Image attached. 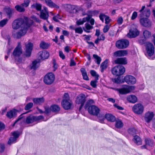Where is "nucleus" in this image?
I'll return each mask as SVG.
<instances>
[{
    "label": "nucleus",
    "mask_w": 155,
    "mask_h": 155,
    "mask_svg": "<svg viewBox=\"0 0 155 155\" xmlns=\"http://www.w3.org/2000/svg\"><path fill=\"white\" fill-rule=\"evenodd\" d=\"M93 57L95 59V61L96 62L98 65H99L101 61V59L100 57L97 54H94Z\"/></svg>",
    "instance_id": "obj_41"
},
{
    "label": "nucleus",
    "mask_w": 155,
    "mask_h": 155,
    "mask_svg": "<svg viewBox=\"0 0 155 155\" xmlns=\"http://www.w3.org/2000/svg\"><path fill=\"white\" fill-rule=\"evenodd\" d=\"M75 33L81 34L83 31V30L81 27H79L75 28L74 29Z\"/></svg>",
    "instance_id": "obj_54"
},
{
    "label": "nucleus",
    "mask_w": 155,
    "mask_h": 155,
    "mask_svg": "<svg viewBox=\"0 0 155 155\" xmlns=\"http://www.w3.org/2000/svg\"><path fill=\"white\" fill-rule=\"evenodd\" d=\"M34 102L36 104H41L44 102V99L43 97L39 98H35L33 99Z\"/></svg>",
    "instance_id": "obj_34"
},
{
    "label": "nucleus",
    "mask_w": 155,
    "mask_h": 155,
    "mask_svg": "<svg viewBox=\"0 0 155 155\" xmlns=\"http://www.w3.org/2000/svg\"><path fill=\"white\" fill-rule=\"evenodd\" d=\"M123 22V18L121 17H120L118 18V19L117 20V22L119 25H121Z\"/></svg>",
    "instance_id": "obj_64"
},
{
    "label": "nucleus",
    "mask_w": 155,
    "mask_h": 155,
    "mask_svg": "<svg viewBox=\"0 0 155 155\" xmlns=\"http://www.w3.org/2000/svg\"><path fill=\"white\" fill-rule=\"evenodd\" d=\"M135 88V87L134 86L125 85L121 88L117 89L116 90L120 94H124L129 93L131 91L134 90Z\"/></svg>",
    "instance_id": "obj_5"
},
{
    "label": "nucleus",
    "mask_w": 155,
    "mask_h": 155,
    "mask_svg": "<svg viewBox=\"0 0 155 155\" xmlns=\"http://www.w3.org/2000/svg\"><path fill=\"white\" fill-rule=\"evenodd\" d=\"M33 105V103H28L25 106V109L26 110H28L31 108Z\"/></svg>",
    "instance_id": "obj_53"
},
{
    "label": "nucleus",
    "mask_w": 155,
    "mask_h": 155,
    "mask_svg": "<svg viewBox=\"0 0 155 155\" xmlns=\"http://www.w3.org/2000/svg\"><path fill=\"white\" fill-rule=\"evenodd\" d=\"M33 46V44L31 42H29L28 44H25V55L26 57H29L31 56Z\"/></svg>",
    "instance_id": "obj_14"
},
{
    "label": "nucleus",
    "mask_w": 155,
    "mask_h": 155,
    "mask_svg": "<svg viewBox=\"0 0 155 155\" xmlns=\"http://www.w3.org/2000/svg\"><path fill=\"white\" fill-rule=\"evenodd\" d=\"M125 72L124 67L122 65H118L114 68L112 70V74L117 76L122 75Z\"/></svg>",
    "instance_id": "obj_4"
},
{
    "label": "nucleus",
    "mask_w": 155,
    "mask_h": 155,
    "mask_svg": "<svg viewBox=\"0 0 155 155\" xmlns=\"http://www.w3.org/2000/svg\"><path fill=\"white\" fill-rule=\"evenodd\" d=\"M33 23V21L28 19L27 17H24L23 18H18L14 20L12 23V28L15 30L19 29V30L17 32H13V36L15 38H19L25 35L26 33L27 29Z\"/></svg>",
    "instance_id": "obj_1"
},
{
    "label": "nucleus",
    "mask_w": 155,
    "mask_h": 155,
    "mask_svg": "<svg viewBox=\"0 0 155 155\" xmlns=\"http://www.w3.org/2000/svg\"><path fill=\"white\" fill-rule=\"evenodd\" d=\"M133 140L135 144L138 145H140L142 144V140L138 136H134Z\"/></svg>",
    "instance_id": "obj_25"
},
{
    "label": "nucleus",
    "mask_w": 155,
    "mask_h": 155,
    "mask_svg": "<svg viewBox=\"0 0 155 155\" xmlns=\"http://www.w3.org/2000/svg\"><path fill=\"white\" fill-rule=\"evenodd\" d=\"M65 10L71 14L75 13L77 12L76 7L75 6L69 4H66L64 5Z\"/></svg>",
    "instance_id": "obj_15"
},
{
    "label": "nucleus",
    "mask_w": 155,
    "mask_h": 155,
    "mask_svg": "<svg viewBox=\"0 0 155 155\" xmlns=\"http://www.w3.org/2000/svg\"><path fill=\"white\" fill-rule=\"evenodd\" d=\"M85 95L82 94L78 95L77 97L76 100V102L77 104H81L79 107V110L81 109L85 102Z\"/></svg>",
    "instance_id": "obj_9"
},
{
    "label": "nucleus",
    "mask_w": 155,
    "mask_h": 155,
    "mask_svg": "<svg viewBox=\"0 0 155 155\" xmlns=\"http://www.w3.org/2000/svg\"><path fill=\"white\" fill-rule=\"evenodd\" d=\"M107 16V15H106L104 13H101L100 14L99 17L100 19L102 21V22H104V19H105L106 18Z\"/></svg>",
    "instance_id": "obj_52"
},
{
    "label": "nucleus",
    "mask_w": 155,
    "mask_h": 155,
    "mask_svg": "<svg viewBox=\"0 0 155 155\" xmlns=\"http://www.w3.org/2000/svg\"><path fill=\"white\" fill-rule=\"evenodd\" d=\"M94 102V101L92 100H90L88 101L86 104L85 108H86L89 106H91V105L93 104Z\"/></svg>",
    "instance_id": "obj_55"
},
{
    "label": "nucleus",
    "mask_w": 155,
    "mask_h": 155,
    "mask_svg": "<svg viewBox=\"0 0 155 155\" xmlns=\"http://www.w3.org/2000/svg\"><path fill=\"white\" fill-rule=\"evenodd\" d=\"M140 21L142 26L146 27H150L152 25L151 21L147 18H141L140 19Z\"/></svg>",
    "instance_id": "obj_13"
},
{
    "label": "nucleus",
    "mask_w": 155,
    "mask_h": 155,
    "mask_svg": "<svg viewBox=\"0 0 155 155\" xmlns=\"http://www.w3.org/2000/svg\"><path fill=\"white\" fill-rule=\"evenodd\" d=\"M30 2V0H24V2L21 4V6L24 7H28Z\"/></svg>",
    "instance_id": "obj_51"
},
{
    "label": "nucleus",
    "mask_w": 155,
    "mask_h": 155,
    "mask_svg": "<svg viewBox=\"0 0 155 155\" xmlns=\"http://www.w3.org/2000/svg\"><path fill=\"white\" fill-rule=\"evenodd\" d=\"M62 17L61 15L58 14L53 17V19L56 22H58L59 21V19H61Z\"/></svg>",
    "instance_id": "obj_46"
},
{
    "label": "nucleus",
    "mask_w": 155,
    "mask_h": 155,
    "mask_svg": "<svg viewBox=\"0 0 155 155\" xmlns=\"http://www.w3.org/2000/svg\"><path fill=\"white\" fill-rule=\"evenodd\" d=\"M18 111L15 109H12L7 112L6 116L8 118L11 119L15 117L17 115V112Z\"/></svg>",
    "instance_id": "obj_22"
},
{
    "label": "nucleus",
    "mask_w": 155,
    "mask_h": 155,
    "mask_svg": "<svg viewBox=\"0 0 155 155\" xmlns=\"http://www.w3.org/2000/svg\"><path fill=\"white\" fill-rule=\"evenodd\" d=\"M145 6H143L142 7L141 9L139 11L140 14L139 15L140 17L143 18L146 16L149 17L150 14V11L149 9H145Z\"/></svg>",
    "instance_id": "obj_10"
},
{
    "label": "nucleus",
    "mask_w": 155,
    "mask_h": 155,
    "mask_svg": "<svg viewBox=\"0 0 155 155\" xmlns=\"http://www.w3.org/2000/svg\"><path fill=\"white\" fill-rule=\"evenodd\" d=\"M12 135L13 137H11L8 142V144L9 145H11L12 143H15L18 137L19 136L18 133L16 132H13Z\"/></svg>",
    "instance_id": "obj_17"
},
{
    "label": "nucleus",
    "mask_w": 155,
    "mask_h": 155,
    "mask_svg": "<svg viewBox=\"0 0 155 155\" xmlns=\"http://www.w3.org/2000/svg\"><path fill=\"white\" fill-rule=\"evenodd\" d=\"M128 53V51L126 50H119L115 51L114 55L116 57H123L127 55Z\"/></svg>",
    "instance_id": "obj_21"
},
{
    "label": "nucleus",
    "mask_w": 155,
    "mask_h": 155,
    "mask_svg": "<svg viewBox=\"0 0 155 155\" xmlns=\"http://www.w3.org/2000/svg\"><path fill=\"white\" fill-rule=\"evenodd\" d=\"M90 16L88 17L87 16L86 17H84L82 19H80L79 20L77 21L76 22V24L78 25H80L83 24L84 23L88 21L90 19Z\"/></svg>",
    "instance_id": "obj_26"
},
{
    "label": "nucleus",
    "mask_w": 155,
    "mask_h": 155,
    "mask_svg": "<svg viewBox=\"0 0 155 155\" xmlns=\"http://www.w3.org/2000/svg\"><path fill=\"white\" fill-rule=\"evenodd\" d=\"M85 29H84V30L87 33H89L90 32V30L93 28V27L92 25H90L88 23H86L85 24Z\"/></svg>",
    "instance_id": "obj_40"
},
{
    "label": "nucleus",
    "mask_w": 155,
    "mask_h": 155,
    "mask_svg": "<svg viewBox=\"0 0 155 155\" xmlns=\"http://www.w3.org/2000/svg\"><path fill=\"white\" fill-rule=\"evenodd\" d=\"M129 41L126 39H121L117 41L116 43V47L120 49L127 48L129 45Z\"/></svg>",
    "instance_id": "obj_6"
},
{
    "label": "nucleus",
    "mask_w": 155,
    "mask_h": 155,
    "mask_svg": "<svg viewBox=\"0 0 155 155\" xmlns=\"http://www.w3.org/2000/svg\"><path fill=\"white\" fill-rule=\"evenodd\" d=\"M49 17V13H45L43 10L41 11V13L40 15V17L41 18L44 20H46L48 22H49L48 21V19Z\"/></svg>",
    "instance_id": "obj_28"
},
{
    "label": "nucleus",
    "mask_w": 155,
    "mask_h": 155,
    "mask_svg": "<svg viewBox=\"0 0 155 155\" xmlns=\"http://www.w3.org/2000/svg\"><path fill=\"white\" fill-rule=\"evenodd\" d=\"M116 64H126L127 62V59L126 58H118L114 61Z\"/></svg>",
    "instance_id": "obj_23"
},
{
    "label": "nucleus",
    "mask_w": 155,
    "mask_h": 155,
    "mask_svg": "<svg viewBox=\"0 0 155 155\" xmlns=\"http://www.w3.org/2000/svg\"><path fill=\"white\" fill-rule=\"evenodd\" d=\"M4 10L9 17H10L12 16L13 11L12 9L10 8H5Z\"/></svg>",
    "instance_id": "obj_45"
},
{
    "label": "nucleus",
    "mask_w": 155,
    "mask_h": 155,
    "mask_svg": "<svg viewBox=\"0 0 155 155\" xmlns=\"http://www.w3.org/2000/svg\"><path fill=\"white\" fill-rule=\"evenodd\" d=\"M98 80H95L94 81H92L91 82L90 84L92 87L94 88H95L97 87V83Z\"/></svg>",
    "instance_id": "obj_56"
},
{
    "label": "nucleus",
    "mask_w": 155,
    "mask_h": 155,
    "mask_svg": "<svg viewBox=\"0 0 155 155\" xmlns=\"http://www.w3.org/2000/svg\"><path fill=\"white\" fill-rule=\"evenodd\" d=\"M123 126V124L121 120H118L116 121L115 126L117 128H120Z\"/></svg>",
    "instance_id": "obj_47"
},
{
    "label": "nucleus",
    "mask_w": 155,
    "mask_h": 155,
    "mask_svg": "<svg viewBox=\"0 0 155 155\" xmlns=\"http://www.w3.org/2000/svg\"><path fill=\"white\" fill-rule=\"evenodd\" d=\"M154 116L153 112L148 111L145 114L144 117V120L146 122L149 123L151 121Z\"/></svg>",
    "instance_id": "obj_18"
},
{
    "label": "nucleus",
    "mask_w": 155,
    "mask_h": 155,
    "mask_svg": "<svg viewBox=\"0 0 155 155\" xmlns=\"http://www.w3.org/2000/svg\"><path fill=\"white\" fill-rule=\"evenodd\" d=\"M35 122L34 116L32 115L29 116L26 118V121L25 122L27 124L32 123Z\"/></svg>",
    "instance_id": "obj_33"
},
{
    "label": "nucleus",
    "mask_w": 155,
    "mask_h": 155,
    "mask_svg": "<svg viewBox=\"0 0 155 155\" xmlns=\"http://www.w3.org/2000/svg\"><path fill=\"white\" fill-rule=\"evenodd\" d=\"M125 81L129 84H134L136 82V78L133 76L127 75L124 78Z\"/></svg>",
    "instance_id": "obj_12"
},
{
    "label": "nucleus",
    "mask_w": 155,
    "mask_h": 155,
    "mask_svg": "<svg viewBox=\"0 0 155 155\" xmlns=\"http://www.w3.org/2000/svg\"><path fill=\"white\" fill-rule=\"evenodd\" d=\"M49 46V44L43 41H42L40 44V47L43 49H47Z\"/></svg>",
    "instance_id": "obj_42"
},
{
    "label": "nucleus",
    "mask_w": 155,
    "mask_h": 155,
    "mask_svg": "<svg viewBox=\"0 0 155 155\" xmlns=\"http://www.w3.org/2000/svg\"><path fill=\"white\" fill-rule=\"evenodd\" d=\"M51 110V108H49L48 107H45V111L44 112L46 114H48L50 112Z\"/></svg>",
    "instance_id": "obj_63"
},
{
    "label": "nucleus",
    "mask_w": 155,
    "mask_h": 155,
    "mask_svg": "<svg viewBox=\"0 0 155 155\" xmlns=\"http://www.w3.org/2000/svg\"><path fill=\"white\" fill-rule=\"evenodd\" d=\"M127 100L130 102L135 103L137 101V99L135 96L131 95L127 97Z\"/></svg>",
    "instance_id": "obj_29"
},
{
    "label": "nucleus",
    "mask_w": 155,
    "mask_h": 155,
    "mask_svg": "<svg viewBox=\"0 0 155 155\" xmlns=\"http://www.w3.org/2000/svg\"><path fill=\"white\" fill-rule=\"evenodd\" d=\"M38 54L39 58L43 60L48 58L49 56V53L46 51H40Z\"/></svg>",
    "instance_id": "obj_20"
},
{
    "label": "nucleus",
    "mask_w": 155,
    "mask_h": 155,
    "mask_svg": "<svg viewBox=\"0 0 155 155\" xmlns=\"http://www.w3.org/2000/svg\"><path fill=\"white\" fill-rule=\"evenodd\" d=\"M63 100H65V101L70 100V97L68 93H65L63 97Z\"/></svg>",
    "instance_id": "obj_58"
},
{
    "label": "nucleus",
    "mask_w": 155,
    "mask_h": 155,
    "mask_svg": "<svg viewBox=\"0 0 155 155\" xmlns=\"http://www.w3.org/2000/svg\"><path fill=\"white\" fill-rule=\"evenodd\" d=\"M128 133L131 135H134L136 134V130L134 128H130L128 130Z\"/></svg>",
    "instance_id": "obj_48"
},
{
    "label": "nucleus",
    "mask_w": 155,
    "mask_h": 155,
    "mask_svg": "<svg viewBox=\"0 0 155 155\" xmlns=\"http://www.w3.org/2000/svg\"><path fill=\"white\" fill-rule=\"evenodd\" d=\"M107 63L108 61L107 60H106L101 63L100 67L101 69V72H103L104 71V70L107 68Z\"/></svg>",
    "instance_id": "obj_39"
},
{
    "label": "nucleus",
    "mask_w": 155,
    "mask_h": 155,
    "mask_svg": "<svg viewBox=\"0 0 155 155\" xmlns=\"http://www.w3.org/2000/svg\"><path fill=\"white\" fill-rule=\"evenodd\" d=\"M8 19H4L0 21V27H4L7 23L8 21Z\"/></svg>",
    "instance_id": "obj_50"
},
{
    "label": "nucleus",
    "mask_w": 155,
    "mask_h": 155,
    "mask_svg": "<svg viewBox=\"0 0 155 155\" xmlns=\"http://www.w3.org/2000/svg\"><path fill=\"white\" fill-rule=\"evenodd\" d=\"M132 110L133 112L138 114H142L144 111L143 106L140 104H135L133 107Z\"/></svg>",
    "instance_id": "obj_8"
},
{
    "label": "nucleus",
    "mask_w": 155,
    "mask_h": 155,
    "mask_svg": "<svg viewBox=\"0 0 155 155\" xmlns=\"http://www.w3.org/2000/svg\"><path fill=\"white\" fill-rule=\"evenodd\" d=\"M105 117L107 120L111 122H114L116 119L115 117L110 114H106Z\"/></svg>",
    "instance_id": "obj_31"
},
{
    "label": "nucleus",
    "mask_w": 155,
    "mask_h": 155,
    "mask_svg": "<svg viewBox=\"0 0 155 155\" xmlns=\"http://www.w3.org/2000/svg\"><path fill=\"white\" fill-rule=\"evenodd\" d=\"M34 117L35 121H38L44 118V117L42 115H40L37 117L34 116Z\"/></svg>",
    "instance_id": "obj_57"
},
{
    "label": "nucleus",
    "mask_w": 155,
    "mask_h": 155,
    "mask_svg": "<svg viewBox=\"0 0 155 155\" xmlns=\"http://www.w3.org/2000/svg\"><path fill=\"white\" fill-rule=\"evenodd\" d=\"M99 12L97 10H95L93 11H88V14L87 17L90 16V19L91 18L92 16L98 14Z\"/></svg>",
    "instance_id": "obj_38"
},
{
    "label": "nucleus",
    "mask_w": 155,
    "mask_h": 155,
    "mask_svg": "<svg viewBox=\"0 0 155 155\" xmlns=\"http://www.w3.org/2000/svg\"><path fill=\"white\" fill-rule=\"evenodd\" d=\"M55 79L54 75L52 73H48L44 77V81L46 84L50 85L54 82Z\"/></svg>",
    "instance_id": "obj_7"
},
{
    "label": "nucleus",
    "mask_w": 155,
    "mask_h": 155,
    "mask_svg": "<svg viewBox=\"0 0 155 155\" xmlns=\"http://www.w3.org/2000/svg\"><path fill=\"white\" fill-rule=\"evenodd\" d=\"M22 52L21 45L20 42H18L17 46L14 49L12 54V55L17 61L21 62L22 59L20 57L21 55Z\"/></svg>",
    "instance_id": "obj_2"
},
{
    "label": "nucleus",
    "mask_w": 155,
    "mask_h": 155,
    "mask_svg": "<svg viewBox=\"0 0 155 155\" xmlns=\"http://www.w3.org/2000/svg\"><path fill=\"white\" fill-rule=\"evenodd\" d=\"M88 112L91 114L97 116L99 113L100 110L96 106L92 105L89 106L88 108Z\"/></svg>",
    "instance_id": "obj_11"
},
{
    "label": "nucleus",
    "mask_w": 155,
    "mask_h": 155,
    "mask_svg": "<svg viewBox=\"0 0 155 155\" xmlns=\"http://www.w3.org/2000/svg\"><path fill=\"white\" fill-rule=\"evenodd\" d=\"M39 63L38 61L35 60L32 62V63L28 67L31 70H35L39 67Z\"/></svg>",
    "instance_id": "obj_24"
},
{
    "label": "nucleus",
    "mask_w": 155,
    "mask_h": 155,
    "mask_svg": "<svg viewBox=\"0 0 155 155\" xmlns=\"http://www.w3.org/2000/svg\"><path fill=\"white\" fill-rule=\"evenodd\" d=\"M24 7L23 6H21V4L20 5H16L15 8L18 11L20 12H25V9Z\"/></svg>",
    "instance_id": "obj_43"
},
{
    "label": "nucleus",
    "mask_w": 155,
    "mask_h": 155,
    "mask_svg": "<svg viewBox=\"0 0 155 155\" xmlns=\"http://www.w3.org/2000/svg\"><path fill=\"white\" fill-rule=\"evenodd\" d=\"M146 48L147 53L146 56L148 58H150L153 55L154 53V48L153 45L149 42L146 43Z\"/></svg>",
    "instance_id": "obj_3"
},
{
    "label": "nucleus",
    "mask_w": 155,
    "mask_h": 155,
    "mask_svg": "<svg viewBox=\"0 0 155 155\" xmlns=\"http://www.w3.org/2000/svg\"><path fill=\"white\" fill-rule=\"evenodd\" d=\"M72 102L71 100L65 101L63 100L61 102V104L65 110H68L70 109L72 105Z\"/></svg>",
    "instance_id": "obj_19"
},
{
    "label": "nucleus",
    "mask_w": 155,
    "mask_h": 155,
    "mask_svg": "<svg viewBox=\"0 0 155 155\" xmlns=\"http://www.w3.org/2000/svg\"><path fill=\"white\" fill-rule=\"evenodd\" d=\"M143 34L144 39H148L151 36V34L150 31L147 30H145L143 32Z\"/></svg>",
    "instance_id": "obj_30"
},
{
    "label": "nucleus",
    "mask_w": 155,
    "mask_h": 155,
    "mask_svg": "<svg viewBox=\"0 0 155 155\" xmlns=\"http://www.w3.org/2000/svg\"><path fill=\"white\" fill-rule=\"evenodd\" d=\"M29 112V111L25 113H23L21 114V115H20L19 116L18 119L15 121L14 123L13 124V126H14L15 124L18 123L19 124H21V122L22 121H23L24 120V119L23 118V117L22 116V115L28 113Z\"/></svg>",
    "instance_id": "obj_36"
},
{
    "label": "nucleus",
    "mask_w": 155,
    "mask_h": 155,
    "mask_svg": "<svg viewBox=\"0 0 155 155\" xmlns=\"http://www.w3.org/2000/svg\"><path fill=\"white\" fill-rule=\"evenodd\" d=\"M145 142L146 145H148L150 147H152L153 145V141L150 138H147L145 140Z\"/></svg>",
    "instance_id": "obj_44"
},
{
    "label": "nucleus",
    "mask_w": 155,
    "mask_h": 155,
    "mask_svg": "<svg viewBox=\"0 0 155 155\" xmlns=\"http://www.w3.org/2000/svg\"><path fill=\"white\" fill-rule=\"evenodd\" d=\"M139 32L137 28H135L131 29L129 33L127 35V36L130 38H134L139 35Z\"/></svg>",
    "instance_id": "obj_16"
},
{
    "label": "nucleus",
    "mask_w": 155,
    "mask_h": 155,
    "mask_svg": "<svg viewBox=\"0 0 155 155\" xmlns=\"http://www.w3.org/2000/svg\"><path fill=\"white\" fill-rule=\"evenodd\" d=\"M137 16V13L136 12H133L132 16L131 17V19L132 20H134L135 19Z\"/></svg>",
    "instance_id": "obj_59"
},
{
    "label": "nucleus",
    "mask_w": 155,
    "mask_h": 155,
    "mask_svg": "<svg viewBox=\"0 0 155 155\" xmlns=\"http://www.w3.org/2000/svg\"><path fill=\"white\" fill-rule=\"evenodd\" d=\"M113 81L114 82L117 84H120L121 83V81L120 79V78H119L114 79L113 80Z\"/></svg>",
    "instance_id": "obj_62"
},
{
    "label": "nucleus",
    "mask_w": 155,
    "mask_h": 155,
    "mask_svg": "<svg viewBox=\"0 0 155 155\" xmlns=\"http://www.w3.org/2000/svg\"><path fill=\"white\" fill-rule=\"evenodd\" d=\"M90 73L92 76L95 77V80H98L99 75L97 74L96 72L95 71L93 70H91Z\"/></svg>",
    "instance_id": "obj_49"
},
{
    "label": "nucleus",
    "mask_w": 155,
    "mask_h": 155,
    "mask_svg": "<svg viewBox=\"0 0 155 155\" xmlns=\"http://www.w3.org/2000/svg\"><path fill=\"white\" fill-rule=\"evenodd\" d=\"M42 5L39 3H35L34 4L31 6V8L32 9H35L38 11H41Z\"/></svg>",
    "instance_id": "obj_32"
},
{
    "label": "nucleus",
    "mask_w": 155,
    "mask_h": 155,
    "mask_svg": "<svg viewBox=\"0 0 155 155\" xmlns=\"http://www.w3.org/2000/svg\"><path fill=\"white\" fill-rule=\"evenodd\" d=\"M53 68H54V71H55L57 68L58 67V64H56V61L54 59L53 60Z\"/></svg>",
    "instance_id": "obj_61"
},
{
    "label": "nucleus",
    "mask_w": 155,
    "mask_h": 155,
    "mask_svg": "<svg viewBox=\"0 0 155 155\" xmlns=\"http://www.w3.org/2000/svg\"><path fill=\"white\" fill-rule=\"evenodd\" d=\"M109 28V26L108 25H105L103 29V32L104 33L107 32L108 31Z\"/></svg>",
    "instance_id": "obj_60"
},
{
    "label": "nucleus",
    "mask_w": 155,
    "mask_h": 155,
    "mask_svg": "<svg viewBox=\"0 0 155 155\" xmlns=\"http://www.w3.org/2000/svg\"><path fill=\"white\" fill-rule=\"evenodd\" d=\"M51 109L53 112H57L60 111V108L58 105H53L51 106Z\"/></svg>",
    "instance_id": "obj_37"
},
{
    "label": "nucleus",
    "mask_w": 155,
    "mask_h": 155,
    "mask_svg": "<svg viewBox=\"0 0 155 155\" xmlns=\"http://www.w3.org/2000/svg\"><path fill=\"white\" fill-rule=\"evenodd\" d=\"M46 5L50 7L55 8H59V7L53 3L51 0H45Z\"/></svg>",
    "instance_id": "obj_27"
},
{
    "label": "nucleus",
    "mask_w": 155,
    "mask_h": 155,
    "mask_svg": "<svg viewBox=\"0 0 155 155\" xmlns=\"http://www.w3.org/2000/svg\"><path fill=\"white\" fill-rule=\"evenodd\" d=\"M80 71L82 73L83 79L86 80H88L89 78L85 69L84 68H81V69Z\"/></svg>",
    "instance_id": "obj_35"
}]
</instances>
